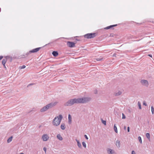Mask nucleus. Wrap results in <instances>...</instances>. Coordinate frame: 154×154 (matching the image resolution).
Segmentation results:
<instances>
[{
  "mask_svg": "<svg viewBox=\"0 0 154 154\" xmlns=\"http://www.w3.org/2000/svg\"><path fill=\"white\" fill-rule=\"evenodd\" d=\"M103 59L102 58H98L96 59V60L98 61H100Z\"/></svg>",
  "mask_w": 154,
  "mask_h": 154,
  "instance_id": "nucleus-30",
  "label": "nucleus"
},
{
  "mask_svg": "<svg viewBox=\"0 0 154 154\" xmlns=\"http://www.w3.org/2000/svg\"><path fill=\"white\" fill-rule=\"evenodd\" d=\"M63 119V116L61 115H60L59 116L56 117L53 120L52 124L53 125L56 126H58L60 124L61 120Z\"/></svg>",
  "mask_w": 154,
  "mask_h": 154,
  "instance_id": "nucleus-1",
  "label": "nucleus"
},
{
  "mask_svg": "<svg viewBox=\"0 0 154 154\" xmlns=\"http://www.w3.org/2000/svg\"><path fill=\"white\" fill-rule=\"evenodd\" d=\"M35 83H30L27 86V87H29V86H32V85H35Z\"/></svg>",
  "mask_w": 154,
  "mask_h": 154,
  "instance_id": "nucleus-27",
  "label": "nucleus"
},
{
  "mask_svg": "<svg viewBox=\"0 0 154 154\" xmlns=\"http://www.w3.org/2000/svg\"><path fill=\"white\" fill-rule=\"evenodd\" d=\"M149 56H150V57H152V55H151V54H149Z\"/></svg>",
  "mask_w": 154,
  "mask_h": 154,
  "instance_id": "nucleus-39",
  "label": "nucleus"
},
{
  "mask_svg": "<svg viewBox=\"0 0 154 154\" xmlns=\"http://www.w3.org/2000/svg\"><path fill=\"white\" fill-rule=\"evenodd\" d=\"M20 154H24V153H20Z\"/></svg>",
  "mask_w": 154,
  "mask_h": 154,
  "instance_id": "nucleus-41",
  "label": "nucleus"
},
{
  "mask_svg": "<svg viewBox=\"0 0 154 154\" xmlns=\"http://www.w3.org/2000/svg\"><path fill=\"white\" fill-rule=\"evenodd\" d=\"M56 104V103H51L48 104L46 106L40 109V112H44L48 110V109L51 108Z\"/></svg>",
  "mask_w": 154,
  "mask_h": 154,
  "instance_id": "nucleus-3",
  "label": "nucleus"
},
{
  "mask_svg": "<svg viewBox=\"0 0 154 154\" xmlns=\"http://www.w3.org/2000/svg\"><path fill=\"white\" fill-rule=\"evenodd\" d=\"M95 33H88L85 35L84 36V37L85 38L88 39L93 38L95 37Z\"/></svg>",
  "mask_w": 154,
  "mask_h": 154,
  "instance_id": "nucleus-5",
  "label": "nucleus"
},
{
  "mask_svg": "<svg viewBox=\"0 0 154 154\" xmlns=\"http://www.w3.org/2000/svg\"><path fill=\"white\" fill-rule=\"evenodd\" d=\"M138 105L139 107V108L140 109H141V105L139 101H138Z\"/></svg>",
  "mask_w": 154,
  "mask_h": 154,
  "instance_id": "nucleus-23",
  "label": "nucleus"
},
{
  "mask_svg": "<svg viewBox=\"0 0 154 154\" xmlns=\"http://www.w3.org/2000/svg\"><path fill=\"white\" fill-rule=\"evenodd\" d=\"M151 111H152V114H153L154 113V108L153 106H152L151 107Z\"/></svg>",
  "mask_w": 154,
  "mask_h": 154,
  "instance_id": "nucleus-25",
  "label": "nucleus"
},
{
  "mask_svg": "<svg viewBox=\"0 0 154 154\" xmlns=\"http://www.w3.org/2000/svg\"><path fill=\"white\" fill-rule=\"evenodd\" d=\"M57 138L60 140H63V138L60 134H58L57 135Z\"/></svg>",
  "mask_w": 154,
  "mask_h": 154,
  "instance_id": "nucleus-17",
  "label": "nucleus"
},
{
  "mask_svg": "<svg viewBox=\"0 0 154 154\" xmlns=\"http://www.w3.org/2000/svg\"><path fill=\"white\" fill-rule=\"evenodd\" d=\"M106 151L108 154H116V152L114 150L110 148H107Z\"/></svg>",
  "mask_w": 154,
  "mask_h": 154,
  "instance_id": "nucleus-6",
  "label": "nucleus"
},
{
  "mask_svg": "<svg viewBox=\"0 0 154 154\" xmlns=\"http://www.w3.org/2000/svg\"><path fill=\"white\" fill-rule=\"evenodd\" d=\"M49 138L48 136L46 134H43L42 137V139L44 141H47Z\"/></svg>",
  "mask_w": 154,
  "mask_h": 154,
  "instance_id": "nucleus-10",
  "label": "nucleus"
},
{
  "mask_svg": "<svg viewBox=\"0 0 154 154\" xmlns=\"http://www.w3.org/2000/svg\"><path fill=\"white\" fill-rule=\"evenodd\" d=\"M140 82L142 85L146 87H148L149 85L148 82L147 80H142L140 81Z\"/></svg>",
  "mask_w": 154,
  "mask_h": 154,
  "instance_id": "nucleus-8",
  "label": "nucleus"
},
{
  "mask_svg": "<svg viewBox=\"0 0 154 154\" xmlns=\"http://www.w3.org/2000/svg\"><path fill=\"white\" fill-rule=\"evenodd\" d=\"M138 140L141 143H142V141L141 140V138L140 136H139L138 137Z\"/></svg>",
  "mask_w": 154,
  "mask_h": 154,
  "instance_id": "nucleus-24",
  "label": "nucleus"
},
{
  "mask_svg": "<svg viewBox=\"0 0 154 154\" xmlns=\"http://www.w3.org/2000/svg\"><path fill=\"white\" fill-rule=\"evenodd\" d=\"M84 136L87 140L88 139V138L86 135L85 134Z\"/></svg>",
  "mask_w": 154,
  "mask_h": 154,
  "instance_id": "nucleus-32",
  "label": "nucleus"
},
{
  "mask_svg": "<svg viewBox=\"0 0 154 154\" xmlns=\"http://www.w3.org/2000/svg\"><path fill=\"white\" fill-rule=\"evenodd\" d=\"M146 137H147V138L149 140L150 138V134H149V133H146Z\"/></svg>",
  "mask_w": 154,
  "mask_h": 154,
  "instance_id": "nucleus-21",
  "label": "nucleus"
},
{
  "mask_svg": "<svg viewBox=\"0 0 154 154\" xmlns=\"http://www.w3.org/2000/svg\"><path fill=\"white\" fill-rule=\"evenodd\" d=\"M76 140L77 143V145L80 148H82L81 144L79 141L77 139H76Z\"/></svg>",
  "mask_w": 154,
  "mask_h": 154,
  "instance_id": "nucleus-15",
  "label": "nucleus"
},
{
  "mask_svg": "<svg viewBox=\"0 0 154 154\" xmlns=\"http://www.w3.org/2000/svg\"><path fill=\"white\" fill-rule=\"evenodd\" d=\"M12 137L11 136L8 138L7 140V142L8 143H9L11 141L12 139Z\"/></svg>",
  "mask_w": 154,
  "mask_h": 154,
  "instance_id": "nucleus-22",
  "label": "nucleus"
},
{
  "mask_svg": "<svg viewBox=\"0 0 154 154\" xmlns=\"http://www.w3.org/2000/svg\"><path fill=\"white\" fill-rule=\"evenodd\" d=\"M26 67V66L25 65H23L22 66H20V69H23L25 68Z\"/></svg>",
  "mask_w": 154,
  "mask_h": 154,
  "instance_id": "nucleus-28",
  "label": "nucleus"
},
{
  "mask_svg": "<svg viewBox=\"0 0 154 154\" xmlns=\"http://www.w3.org/2000/svg\"><path fill=\"white\" fill-rule=\"evenodd\" d=\"M41 49L40 47L37 48L35 49H34L31 50L29 51V53L26 54H29L30 53H35Z\"/></svg>",
  "mask_w": 154,
  "mask_h": 154,
  "instance_id": "nucleus-7",
  "label": "nucleus"
},
{
  "mask_svg": "<svg viewBox=\"0 0 154 154\" xmlns=\"http://www.w3.org/2000/svg\"><path fill=\"white\" fill-rule=\"evenodd\" d=\"M122 119H125V115L123 113H122Z\"/></svg>",
  "mask_w": 154,
  "mask_h": 154,
  "instance_id": "nucleus-31",
  "label": "nucleus"
},
{
  "mask_svg": "<svg viewBox=\"0 0 154 154\" xmlns=\"http://www.w3.org/2000/svg\"><path fill=\"white\" fill-rule=\"evenodd\" d=\"M52 54L54 56L56 57L58 55V53L57 51H54L52 52Z\"/></svg>",
  "mask_w": 154,
  "mask_h": 154,
  "instance_id": "nucleus-14",
  "label": "nucleus"
},
{
  "mask_svg": "<svg viewBox=\"0 0 154 154\" xmlns=\"http://www.w3.org/2000/svg\"><path fill=\"white\" fill-rule=\"evenodd\" d=\"M72 117L71 115L69 114L68 115V122L70 124L72 122Z\"/></svg>",
  "mask_w": 154,
  "mask_h": 154,
  "instance_id": "nucleus-16",
  "label": "nucleus"
},
{
  "mask_svg": "<svg viewBox=\"0 0 154 154\" xmlns=\"http://www.w3.org/2000/svg\"><path fill=\"white\" fill-rule=\"evenodd\" d=\"M116 54L114 53L113 55V57H116Z\"/></svg>",
  "mask_w": 154,
  "mask_h": 154,
  "instance_id": "nucleus-37",
  "label": "nucleus"
},
{
  "mask_svg": "<svg viewBox=\"0 0 154 154\" xmlns=\"http://www.w3.org/2000/svg\"><path fill=\"white\" fill-rule=\"evenodd\" d=\"M127 131H128V132H129V131H130V128H129V127H128Z\"/></svg>",
  "mask_w": 154,
  "mask_h": 154,
  "instance_id": "nucleus-36",
  "label": "nucleus"
},
{
  "mask_svg": "<svg viewBox=\"0 0 154 154\" xmlns=\"http://www.w3.org/2000/svg\"><path fill=\"white\" fill-rule=\"evenodd\" d=\"M3 57L2 56H0V60H1L2 58Z\"/></svg>",
  "mask_w": 154,
  "mask_h": 154,
  "instance_id": "nucleus-38",
  "label": "nucleus"
},
{
  "mask_svg": "<svg viewBox=\"0 0 154 154\" xmlns=\"http://www.w3.org/2000/svg\"><path fill=\"white\" fill-rule=\"evenodd\" d=\"M116 145L117 147L119 148L120 146V141L119 140H117L116 142Z\"/></svg>",
  "mask_w": 154,
  "mask_h": 154,
  "instance_id": "nucleus-11",
  "label": "nucleus"
},
{
  "mask_svg": "<svg viewBox=\"0 0 154 154\" xmlns=\"http://www.w3.org/2000/svg\"><path fill=\"white\" fill-rule=\"evenodd\" d=\"M131 154H136L135 151L134 150L132 151L131 152Z\"/></svg>",
  "mask_w": 154,
  "mask_h": 154,
  "instance_id": "nucleus-34",
  "label": "nucleus"
},
{
  "mask_svg": "<svg viewBox=\"0 0 154 154\" xmlns=\"http://www.w3.org/2000/svg\"><path fill=\"white\" fill-rule=\"evenodd\" d=\"M60 128L62 130H64L66 128L65 124L64 123L62 124L60 126Z\"/></svg>",
  "mask_w": 154,
  "mask_h": 154,
  "instance_id": "nucleus-18",
  "label": "nucleus"
},
{
  "mask_svg": "<svg viewBox=\"0 0 154 154\" xmlns=\"http://www.w3.org/2000/svg\"><path fill=\"white\" fill-rule=\"evenodd\" d=\"M143 104L144 105H145V106H146V105H147V104H146V103L144 101L143 102Z\"/></svg>",
  "mask_w": 154,
  "mask_h": 154,
  "instance_id": "nucleus-35",
  "label": "nucleus"
},
{
  "mask_svg": "<svg viewBox=\"0 0 154 154\" xmlns=\"http://www.w3.org/2000/svg\"><path fill=\"white\" fill-rule=\"evenodd\" d=\"M91 98L88 97H84L76 98L77 104L84 103L90 101Z\"/></svg>",
  "mask_w": 154,
  "mask_h": 154,
  "instance_id": "nucleus-2",
  "label": "nucleus"
},
{
  "mask_svg": "<svg viewBox=\"0 0 154 154\" xmlns=\"http://www.w3.org/2000/svg\"><path fill=\"white\" fill-rule=\"evenodd\" d=\"M102 123L104 124V125H106V121H104L102 120Z\"/></svg>",
  "mask_w": 154,
  "mask_h": 154,
  "instance_id": "nucleus-29",
  "label": "nucleus"
},
{
  "mask_svg": "<svg viewBox=\"0 0 154 154\" xmlns=\"http://www.w3.org/2000/svg\"><path fill=\"white\" fill-rule=\"evenodd\" d=\"M122 94V92L121 91H119L117 92H116L115 94V95L116 96H118Z\"/></svg>",
  "mask_w": 154,
  "mask_h": 154,
  "instance_id": "nucleus-19",
  "label": "nucleus"
},
{
  "mask_svg": "<svg viewBox=\"0 0 154 154\" xmlns=\"http://www.w3.org/2000/svg\"><path fill=\"white\" fill-rule=\"evenodd\" d=\"M43 150L45 151V153H46V148L45 147H44L43 148Z\"/></svg>",
  "mask_w": 154,
  "mask_h": 154,
  "instance_id": "nucleus-33",
  "label": "nucleus"
},
{
  "mask_svg": "<svg viewBox=\"0 0 154 154\" xmlns=\"http://www.w3.org/2000/svg\"><path fill=\"white\" fill-rule=\"evenodd\" d=\"M76 98H75L73 99H71L67 101L64 103V105L66 106H70L73 105L74 104H77Z\"/></svg>",
  "mask_w": 154,
  "mask_h": 154,
  "instance_id": "nucleus-4",
  "label": "nucleus"
},
{
  "mask_svg": "<svg viewBox=\"0 0 154 154\" xmlns=\"http://www.w3.org/2000/svg\"><path fill=\"white\" fill-rule=\"evenodd\" d=\"M67 45L70 48H72L75 46V43L73 42H68L67 43Z\"/></svg>",
  "mask_w": 154,
  "mask_h": 154,
  "instance_id": "nucleus-9",
  "label": "nucleus"
},
{
  "mask_svg": "<svg viewBox=\"0 0 154 154\" xmlns=\"http://www.w3.org/2000/svg\"><path fill=\"white\" fill-rule=\"evenodd\" d=\"M82 144L83 146L85 147V148H86V144L84 142H82Z\"/></svg>",
  "mask_w": 154,
  "mask_h": 154,
  "instance_id": "nucleus-26",
  "label": "nucleus"
},
{
  "mask_svg": "<svg viewBox=\"0 0 154 154\" xmlns=\"http://www.w3.org/2000/svg\"><path fill=\"white\" fill-rule=\"evenodd\" d=\"M124 129H126V127H125H125H124Z\"/></svg>",
  "mask_w": 154,
  "mask_h": 154,
  "instance_id": "nucleus-40",
  "label": "nucleus"
},
{
  "mask_svg": "<svg viewBox=\"0 0 154 154\" xmlns=\"http://www.w3.org/2000/svg\"><path fill=\"white\" fill-rule=\"evenodd\" d=\"M7 61V59L6 58H5L3 59L2 61V64L3 65L4 67H5V64Z\"/></svg>",
  "mask_w": 154,
  "mask_h": 154,
  "instance_id": "nucleus-13",
  "label": "nucleus"
},
{
  "mask_svg": "<svg viewBox=\"0 0 154 154\" xmlns=\"http://www.w3.org/2000/svg\"><path fill=\"white\" fill-rule=\"evenodd\" d=\"M97 93H95V94H96Z\"/></svg>",
  "mask_w": 154,
  "mask_h": 154,
  "instance_id": "nucleus-42",
  "label": "nucleus"
},
{
  "mask_svg": "<svg viewBox=\"0 0 154 154\" xmlns=\"http://www.w3.org/2000/svg\"><path fill=\"white\" fill-rule=\"evenodd\" d=\"M114 129L115 131L117 133L118 132L116 126V125L115 124L114 126Z\"/></svg>",
  "mask_w": 154,
  "mask_h": 154,
  "instance_id": "nucleus-20",
  "label": "nucleus"
},
{
  "mask_svg": "<svg viewBox=\"0 0 154 154\" xmlns=\"http://www.w3.org/2000/svg\"><path fill=\"white\" fill-rule=\"evenodd\" d=\"M117 26V24L110 25V26H109L106 27V28H105V29H111L112 28H113V27H114V26Z\"/></svg>",
  "mask_w": 154,
  "mask_h": 154,
  "instance_id": "nucleus-12",
  "label": "nucleus"
}]
</instances>
